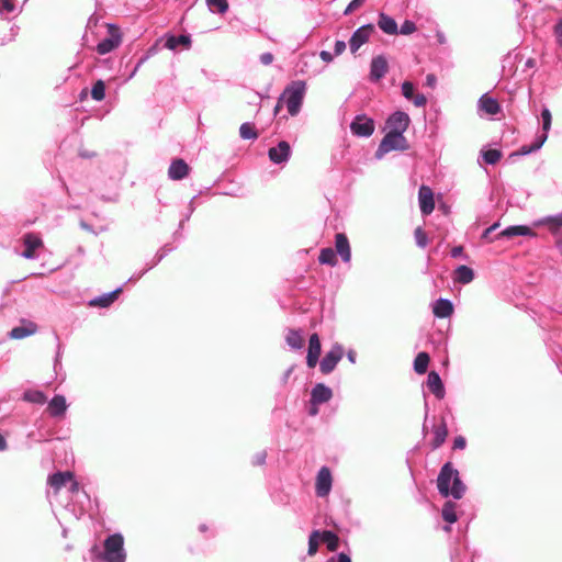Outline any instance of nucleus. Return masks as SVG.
I'll return each mask as SVG.
<instances>
[{
  "label": "nucleus",
  "instance_id": "obj_38",
  "mask_svg": "<svg viewBox=\"0 0 562 562\" xmlns=\"http://www.w3.org/2000/svg\"><path fill=\"white\" fill-rule=\"evenodd\" d=\"M205 2L211 13L225 14L229 9L227 0H206Z\"/></svg>",
  "mask_w": 562,
  "mask_h": 562
},
{
  "label": "nucleus",
  "instance_id": "obj_16",
  "mask_svg": "<svg viewBox=\"0 0 562 562\" xmlns=\"http://www.w3.org/2000/svg\"><path fill=\"white\" fill-rule=\"evenodd\" d=\"M175 250V247L171 244H165L155 255L154 259L150 263H147V267L138 272L137 274L132 276L128 279L131 281L139 280L147 271L151 270L155 266H157L168 254Z\"/></svg>",
  "mask_w": 562,
  "mask_h": 562
},
{
  "label": "nucleus",
  "instance_id": "obj_15",
  "mask_svg": "<svg viewBox=\"0 0 562 562\" xmlns=\"http://www.w3.org/2000/svg\"><path fill=\"white\" fill-rule=\"evenodd\" d=\"M419 209L422 214L429 215L435 209L434 193L427 186H422L418 191Z\"/></svg>",
  "mask_w": 562,
  "mask_h": 562
},
{
  "label": "nucleus",
  "instance_id": "obj_21",
  "mask_svg": "<svg viewBox=\"0 0 562 562\" xmlns=\"http://www.w3.org/2000/svg\"><path fill=\"white\" fill-rule=\"evenodd\" d=\"M189 165L181 158H176L171 161L168 169V176L171 180H182L189 173Z\"/></svg>",
  "mask_w": 562,
  "mask_h": 562
},
{
  "label": "nucleus",
  "instance_id": "obj_10",
  "mask_svg": "<svg viewBox=\"0 0 562 562\" xmlns=\"http://www.w3.org/2000/svg\"><path fill=\"white\" fill-rule=\"evenodd\" d=\"M292 155V149L286 140H280L276 146L268 149V157L274 165L282 166L286 164Z\"/></svg>",
  "mask_w": 562,
  "mask_h": 562
},
{
  "label": "nucleus",
  "instance_id": "obj_28",
  "mask_svg": "<svg viewBox=\"0 0 562 562\" xmlns=\"http://www.w3.org/2000/svg\"><path fill=\"white\" fill-rule=\"evenodd\" d=\"M71 474L70 471L65 472H56L48 477L49 485L56 491H60L63 487H66L68 485V482L71 481Z\"/></svg>",
  "mask_w": 562,
  "mask_h": 562
},
{
  "label": "nucleus",
  "instance_id": "obj_13",
  "mask_svg": "<svg viewBox=\"0 0 562 562\" xmlns=\"http://www.w3.org/2000/svg\"><path fill=\"white\" fill-rule=\"evenodd\" d=\"M389 70V63L385 56L378 55L371 59L369 79L371 82L380 81Z\"/></svg>",
  "mask_w": 562,
  "mask_h": 562
},
{
  "label": "nucleus",
  "instance_id": "obj_55",
  "mask_svg": "<svg viewBox=\"0 0 562 562\" xmlns=\"http://www.w3.org/2000/svg\"><path fill=\"white\" fill-rule=\"evenodd\" d=\"M266 459H267L266 451L257 452L252 458V464L254 465H262L266 463Z\"/></svg>",
  "mask_w": 562,
  "mask_h": 562
},
{
  "label": "nucleus",
  "instance_id": "obj_4",
  "mask_svg": "<svg viewBox=\"0 0 562 562\" xmlns=\"http://www.w3.org/2000/svg\"><path fill=\"white\" fill-rule=\"evenodd\" d=\"M306 91V83L303 80L291 81L279 97V103L286 105L291 116L299 114Z\"/></svg>",
  "mask_w": 562,
  "mask_h": 562
},
{
  "label": "nucleus",
  "instance_id": "obj_61",
  "mask_svg": "<svg viewBox=\"0 0 562 562\" xmlns=\"http://www.w3.org/2000/svg\"><path fill=\"white\" fill-rule=\"evenodd\" d=\"M68 491L75 494L79 491V483L75 480L74 473L71 474V481L68 482Z\"/></svg>",
  "mask_w": 562,
  "mask_h": 562
},
{
  "label": "nucleus",
  "instance_id": "obj_32",
  "mask_svg": "<svg viewBox=\"0 0 562 562\" xmlns=\"http://www.w3.org/2000/svg\"><path fill=\"white\" fill-rule=\"evenodd\" d=\"M546 143L544 135H537L531 145H522L514 155L526 156L539 150Z\"/></svg>",
  "mask_w": 562,
  "mask_h": 562
},
{
  "label": "nucleus",
  "instance_id": "obj_39",
  "mask_svg": "<svg viewBox=\"0 0 562 562\" xmlns=\"http://www.w3.org/2000/svg\"><path fill=\"white\" fill-rule=\"evenodd\" d=\"M540 117L542 121V132L539 135H544L547 140L552 124L551 111L547 106H543L540 113Z\"/></svg>",
  "mask_w": 562,
  "mask_h": 562
},
{
  "label": "nucleus",
  "instance_id": "obj_43",
  "mask_svg": "<svg viewBox=\"0 0 562 562\" xmlns=\"http://www.w3.org/2000/svg\"><path fill=\"white\" fill-rule=\"evenodd\" d=\"M331 396V389L324 383H318V405L328 402Z\"/></svg>",
  "mask_w": 562,
  "mask_h": 562
},
{
  "label": "nucleus",
  "instance_id": "obj_3",
  "mask_svg": "<svg viewBox=\"0 0 562 562\" xmlns=\"http://www.w3.org/2000/svg\"><path fill=\"white\" fill-rule=\"evenodd\" d=\"M97 559L103 562H126L127 553L123 535L114 532L106 536L103 540V550L97 554Z\"/></svg>",
  "mask_w": 562,
  "mask_h": 562
},
{
  "label": "nucleus",
  "instance_id": "obj_30",
  "mask_svg": "<svg viewBox=\"0 0 562 562\" xmlns=\"http://www.w3.org/2000/svg\"><path fill=\"white\" fill-rule=\"evenodd\" d=\"M454 282L469 284L474 279V271L468 266H459L454 271Z\"/></svg>",
  "mask_w": 562,
  "mask_h": 562
},
{
  "label": "nucleus",
  "instance_id": "obj_63",
  "mask_svg": "<svg viewBox=\"0 0 562 562\" xmlns=\"http://www.w3.org/2000/svg\"><path fill=\"white\" fill-rule=\"evenodd\" d=\"M437 83V77L434 74H428L426 76L425 85L429 88H435Z\"/></svg>",
  "mask_w": 562,
  "mask_h": 562
},
{
  "label": "nucleus",
  "instance_id": "obj_36",
  "mask_svg": "<svg viewBox=\"0 0 562 562\" xmlns=\"http://www.w3.org/2000/svg\"><path fill=\"white\" fill-rule=\"evenodd\" d=\"M430 361V357L427 352H419L414 360V370L417 374L426 373L428 369V364Z\"/></svg>",
  "mask_w": 562,
  "mask_h": 562
},
{
  "label": "nucleus",
  "instance_id": "obj_22",
  "mask_svg": "<svg viewBox=\"0 0 562 562\" xmlns=\"http://www.w3.org/2000/svg\"><path fill=\"white\" fill-rule=\"evenodd\" d=\"M432 313L438 318L450 317L453 313V303L449 299L440 297L432 303Z\"/></svg>",
  "mask_w": 562,
  "mask_h": 562
},
{
  "label": "nucleus",
  "instance_id": "obj_24",
  "mask_svg": "<svg viewBox=\"0 0 562 562\" xmlns=\"http://www.w3.org/2000/svg\"><path fill=\"white\" fill-rule=\"evenodd\" d=\"M319 543L325 544L329 551L335 552L339 548L340 539L337 533L331 530H318V544Z\"/></svg>",
  "mask_w": 562,
  "mask_h": 562
},
{
  "label": "nucleus",
  "instance_id": "obj_44",
  "mask_svg": "<svg viewBox=\"0 0 562 562\" xmlns=\"http://www.w3.org/2000/svg\"><path fill=\"white\" fill-rule=\"evenodd\" d=\"M308 415H316V384L313 385L310 390V401L307 405Z\"/></svg>",
  "mask_w": 562,
  "mask_h": 562
},
{
  "label": "nucleus",
  "instance_id": "obj_6",
  "mask_svg": "<svg viewBox=\"0 0 562 562\" xmlns=\"http://www.w3.org/2000/svg\"><path fill=\"white\" fill-rule=\"evenodd\" d=\"M108 36L101 40L97 45V52L105 55L116 49L122 43V33L120 27L114 23L106 24Z\"/></svg>",
  "mask_w": 562,
  "mask_h": 562
},
{
  "label": "nucleus",
  "instance_id": "obj_62",
  "mask_svg": "<svg viewBox=\"0 0 562 562\" xmlns=\"http://www.w3.org/2000/svg\"><path fill=\"white\" fill-rule=\"evenodd\" d=\"M346 49V43L344 41H336L335 43V46H334V50H335V55H340L345 52Z\"/></svg>",
  "mask_w": 562,
  "mask_h": 562
},
{
  "label": "nucleus",
  "instance_id": "obj_40",
  "mask_svg": "<svg viewBox=\"0 0 562 562\" xmlns=\"http://www.w3.org/2000/svg\"><path fill=\"white\" fill-rule=\"evenodd\" d=\"M239 136L243 139H251L255 140L258 138V133L255 128V125L249 122H245L239 127Z\"/></svg>",
  "mask_w": 562,
  "mask_h": 562
},
{
  "label": "nucleus",
  "instance_id": "obj_64",
  "mask_svg": "<svg viewBox=\"0 0 562 562\" xmlns=\"http://www.w3.org/2000/svg\"><path fill=\"white\" fill-rule=\"evenodd\" d=\"M463 254V247L462 246H454L451 251H450V255L452 258H458L460 257L461 255Z\"/></svg>",
  "mask_w": 562,
  "mask_h": 562
},
{
  "label": "nucleus",
  "instance_id": "obj_5",
  "mask_svg": "<svg viewBox=\"0 0 562 562\" xmlns=\"http://www.w3.org/2000/svg\"><path fill=\"white\" fill-rule=\"evenodd\" d=\"M409 148V144L404 134L386 132L375 151V158L382 159L387 153L405 151Z\"/></svg>",
  "mask_w": 562,
  "mask_h": 562
},
{
  "label": "nucleus",
  "instance_id": "obj_1",
  "mask_svg": "<svg viewBox=\"0 0 562 562\" xmlns=\"http://www.w3.org/2000/svg\"><path fill=\"white\" fill-rule=\"evenodd\" d=\"M437 488L441 496L453 499H461L467 491L465 484L462 482L459 471L451 462H446L437 477Z\"/></svg>",
  "mask_w": 562,
  "mask_h": 562
},
{
  "label": "nucleus",
  "instance_id": "obj_53",
  "mask_svg": "<svg viewBox=\"0 0 562 562\" xmlns=\"http://www.w3.org/2000/svg\"><path fill=\"white\" fill-rule=\"evenodd\" d=\"M498 226H499V223H498V222H496V223H494L493 225H491L490 227H487V228L483 232V234H482V238H483V239H488L490 241H494V240H496V239H495V237H494V238H492V237H491V234H492L494 231H496Z\"/></svg>",
  "mask_w": 562,
  "mask_h": 562
},
{
  "label": "nucleus",
  "instance_id": "obj_14",
  "mask_svg": "<svg viewBox=\"0 0 562 562\" xmlns=\"http://www.w3.org/2000/svg\"><path fill=\"white\" fill-rule=\"evenodd\" d=\"M517 236L536 237L537 234L527 225H510L499 232L495 239H512Z\"/></svg>",
  "mask_w": 562,
  "mask_h": 562
},
{
  "label": "nucleus",
  "instance_id": "obj_50",
  "mask_svg": "<svg viewBox=\"0 0 562 562\" xmlns=\"http://www.w3.org/2000/svg\"><path fill=\"white\" fill-rule=\"evenodd\" d=\"M15 10L14 0H0V14L3 12H13Z\"/></svg>",
  "mask_w": 562,
  "mask_h": 562
},
{
  "label": "nucleus",
  "instance_id": "obj_17",
  "mask_svg": "<svg viewBox=\"0 0 562 562\" xmlns=\"http://www.w3.org/2000/svg\"><path fill=\"white\" fill-rule=\"evenodd\" d=\"M333 487L331 471L328 467L324 465L318 469V497L327 496Z\"/></svg>",
  "mask_w": 562,
  "mask_h": 562
},
{
  "label": "nucleus",
  "instance_id": "obj_51",
  "mask_svg": "<svg viewBox=\"0 0 562 562\" xmlns=\"http://www.w3.org/2000/svg\"><path fill=\"white\" fill-rule=\"evenodd\" d=\"M366 0H352L348 5L347 8L345 9L344 11V14L345 15H348L350 13H352L355 10H357L358 8H360L363 3H364Z\"/></svg>",
  "mask_w": 562,
  "mask_h": 562
},
{
  "label": "nucleus",
  "instance_id": "obj_33",
  "mask_svg": "<svg viewBox=\"0 0 562 562\" xmlns=\"http://www.w3.org/2000/svg\"><path fill=\"white\" fill-rule=\"evenodd\" d=\"M441 517L448 524H454L458 520L457 504L452 501H447L441 509Z\"/></svg>",
  "mask_w": 562,
  "mask_h": 562
},
{
  "label": "nucleus",
  "instance_id": "obj_34",
  "mask_svg": "<svg viewBox=\"0 0 562 562\" xmlns=\"http://www.w3.org/2000/svg\"><path fill=\"white\" fill-rule=\"evenodd\" d=\"M286 344L292 349H301L304 346L303 335L301 329H289L285 336Z\"/></svg>",
  "mask_w": 562,
  "mask_h": 562
},
{
  "label": "nucleus",
  "instance_id": "obj_19",
  "mask_svg": "<svg viewBox=\"0 0 562 562\" xmlns=\"http://www.w3.org/2000/svg\"><path fill=\"white\" fill-rule=\"evenodd\" d=\"M427 387L438 400H442L446 395L443 382L437 371H430L427 376Z\"/></svg>",
  "mask_w": 562,
  "mask_h": 562
},
{
  "label": "nucleus",
  "instance_id": "obj_35",
  "mask_svg": "<svg viewBox=\"0 0 562 562\" xmlns=\"http://www.w3.org/2000/svg\"><path fill=\"white\" fill-rule=\"evenodd\" d=\"M23 401L42 405L46 403L47 396L40 390H26L22 395Z\"/></svg>",
  "mask_w": 562,
  "mask_h": 562
},
{
  "label": "nucleus",
  "instance_id": "obj_8",
  "mask_svg": "<svg viewBox=\"0 0 562 562\" xmlns=\"http://www.w3.org/2000/svg\"><path fill=\"white\" fill-rule=\"evenodd\" d=\"M411 124L409 115L404 111H395L385 122L387 132L404 134Z\"/></svg>",
  "mask_w": 562,
  "mask_h": 562
},
{
  "label": "nucleus",
  "instance_id": "obj_58",
  "mask_svg": "<svg viewBox=\"0 0 562 562\" xmlns=\"http://www.w3.org/2000/svg\"><path fill=\"white\" fill-rule=\"evenodd\" d=\"M154 54V48H149L146 54H144L138 61L136 63L135 67L136 70H139V68L149 59V57Z\"/></svg>",
  "mask_w": 562,
  "mask_h": 562
},
{
  "label": "nucleus",
  "instance_id": "obj_25",
  "mask_svg": "<svg viewBox=\"0 0 562 562\" xmlns=\"http://www.w3.org/2000/svg\"><path fill=\"white\" fill-rule=\"evenodd\" d=\"M378 26L385 34H389V35L398 34V26H397L396 21L392 16L387 15L384 12L379 13Z\"/></svg>",
  "mask_w": 562,
  "mask_h": 562
},
{
  "label": "nucleus",
  "instance_id": "obj_11",
  "mask_svg": "<svg viewBox=\"0 0 562 562\" xmlns=\"http://www.w3.org/2000/svg\"><path fill=\"white\" fill-rule=\"evenodd\" d=\"M342 356V346L338 344L334 345L333 348L319 361V370L325 374L330 373L336 368L337 363L341 360Z\"/></svg>",
  "mask_w": 562,
  "mask_h": 562
},
{
  "label": "nucleus",
  "instance_id": "obj_42",
  "mask_svg": "<svg viewBox=\"0 0 562 562\" xmlns=\"http://www.w3.org/2000/svg\"><path fill=\"white\" fill-rule=\"evenodd\" d=\"M482 158L487 165H495L502 157V153L498 149L483 150Z\"/></svg>",
  "mask_w": 562,
  "mask_h": 562
},
{
  "label": "nucleus",
  "instance_id": "obj_54",
  "mask_svg": "<svg viewBox=\"0 0 562 562\" xmlns=\"http://www.w3.org/2000/svg\"><path fill=\"white\" fill-rule=\"evenodd\" d=\"M411 101H413L415 106L422 108V106L426 105L427 98L423 93H417V94H414V97Z\"/></svg>",
  "mask_w": 562,
  "mask_h": 562
},
{
  "label": "nucleus",
  "instance_id": "obj_52",
  "mask_svg": "<svg viewBox=\"0 0 562 562\" xmlns=\"http://www.w3.org/2000/svg\"><path fill=\"white\" fill-rule=\"evenodd\" d=\"M327 562H351V558L344 552L330 557Z\"/></svg>",
  "mask_w": 562,
  "mask_h": 562
},
{
  "label": "nucleus",
  "instance_id": "obj_20",
  "mask_svg": "<svg viewBox=\"0 0 562 562\" xmlns=\"http://www.w3.org/2000/svg\"><path fill=\"white\" fill-rule=\"evenodd\" d=\"M123 286H119L111 292L104 293L89 301V306L105 308L117 300L122 293Z\"/></svg>",
  "mask_w": 562,
  "mask_h": 562
},
{
  "label": "nucleus",
  "instance_id": "obj_9",
  "mask_svg": "<svg viewBox=\"0 0 562 562\" xmlns=\"http://www.w3.org/2000/svg\"><path fill=\"white\" fill-rule=\"evenodd\" d=\"M375 27L373 24L368 23L358 27L349 40V48L352 54L357 53L358 49L366 44L370 36L374 33Z\"/></svg>",
  "mask_w": 562,
  "mask_h": 562
},
{
  "label": "nucleus",
  "instance_id": "obj_59",
  "mask_svg": "<svg viewBox=\"0 0 562 562\" xmlns=\"http://www.w3.org/2000/svg\"><path fill=\"white\" fill-rule=\"evenodd\" d=\"M274 57L271 53L267 52V53H262L260 56H259V60L262 65L265 66H268L270 64H272Z\"/></svg>",
  "mask_w": 562,
  "mask_h": 562
},
{
  "label": "nucleus",
  "instance_id": "obj_49",
  "mask_svg": "<svg viewBox=\"0 0 562 562\" xmlns=\"http://www.w3.org/2000/svg\"><path fill=\"white\" fill-rule=\"evenodd\" d=\"M308 555L316 554V527L312 528L308 535Z\"/></svg>",
  "mask_w": 562,
  "mask_h": 562
},
{
  "label": "nucleus",
  "instance_id": "obj_26",
  "mask_svg": "<svg viewBox=\"0 0 562 562\" xmlns=\"http://www.w3.org/2000/svg\"><path fill=\"white\" fill-rule=\"evenodd\" d=\"M192 40L190 34H180V35H168L165 41V47L171 50H175L179 46H183L189 48L191 46Z\"/></svg>",
  "mask_w": 562,
  "mask_h": 562
},
{
  "label": "nucleus",
  "instance_id": "obj_2",
  "mask_svg": "<svg viewBox=\"0 0 562 562\" xmlns=\"http://www.w3.org/2000/svg\"><path fill=\"white\" fill-rule=\"evenodd\" d=\"M337 255L341 258L342 262L349 263L351 260V248L347 236L344 233H338L335 236V249L330 247L323 248L318 255V263L329 265L331 267L337 265Z\"/></svg>",
  "mask_w": 562,
  "mask_h": 562
},
{
  "label": "nucleus",
  "instance_id": "obj_27",
  "mask_svg": "<svg viewBox=\"0 0 562 562\" xmlns=\"http://www.w3.org/2000/svg\"><path fill=\"white\" fill-rule=\"evenodd\" d=\"M48 411L53 417L63 416L67 411V403L64 395L56 394L48 402Z\"/></svg>",
  "mask_w": 562,
  "mask_h": 562
},
{
  "label": "nucleus",
  "instance_id": "obj_31",
  "mask_svg": "<svg viewBox=\"0 0 562 562\" xmlns=\"http://www.w3.org/2000/svg\"><path fill=\"white\" fill-rule=\"evenodd\" d=\"M36 331V326L33 323H29L27 326H15L9 333V337L12 339H23L33 335Z\"/></svg>",
  "mask_w": 562,
  "mask_h": 562
},
{
  "label": "nucleus",
  "instance_id": "obj_37",
  "mask_svg": "<svg viewBox=\"0 0 562 562\" xmlns=\"http://www.w3.org/2000/svg\"><path fill=\"white\" fill-rule=\"evenodd\" d=\"M306 363L310 368L316 367V331L308 337Z\"/></svg>",
  "mask_w": 562,
  "mask_h": 562
},
{
  "label": "nucleus",
  "instance_id": "obj_12",
  "mask_svg": "<svg viewBox=\"0 0 562 562\" xmlns=\"http://www.w3.org/2000/svg\"><path fill=\"white\" fill-rule=\"evenodd\" d=\"M533 225L537 227L546 226L551 235L555 237V240L562 238V211L554 215L538 218L533 222Z\"/></svg>",
  "mask_w": 562,
  "mask_h": 562
},
{
  "label": "nucleus",
  "instance_id": "obj_57",
  "mask_svg": "<svg viewBox=\"0 0 562 562\" xmlns=\"http://www.w3.org/2000/svg\"><path fill=\"white\" fill-rule=\"evenodd\" d=\"M195 199H196V195H194V196L190 200V202H189V204H188V212L183 215L182 221L187 222V221H189V220H190V217H191L192 213H193V212H194V210H195V204H194Z\"/></svg>",
  "mask_w": 562,
  "mask_h": 562
},
{
  "label": "nucleus",
  "instance_id": "obj_41",
  "mask_svg": "<svg viewBox=\"0 0 562 562\" xmlns=\"http://www.w3.org/2000/svg\"><path fill=\"white\" fill-rule=\"evenodd\" d=\"M91 98L95 101H102L105 98V83L102 79L97 80L91 88Z\"/></svg>",
  "mask_w": 562,
  "mask_h": 562
},
{
  "label": "nucleus",
  "instance_id": "obj_7",
  "mask_svg": "<svg viewBox=\"0 0 562 562\" xmlns=\"http://www.w3.org/2000/svg\"><path fill=\"white\" fill-rule=\"evenodd\" d=\"M350 131L358 137H370L374 132V121L366 114H358L350 123Z\"/></svg>",
  "mask_w": 562,
  "mask_h": 562
},
{
  "label": "nucleus",
  "instance_id": "obj_23",
  "mask_svg": "<svg viewBox=\"0 0 562 562\" xmlns=\"http://www.w3.org/2000/svg\"><path fill=\"white\" fill-rule=\"evenodd\" d=\"M477 106L481 111L490 115H496L501 112V105L498 101L486 93L481 95L477 102Z\"/></svg>",
  "mask_w": 562,
  "mask_h": 562
},
{
  "label": "nucleus",
  "instance_id": "obj_60",
  "mask_svg": "<svg viewBox=\"0 0 562 562\" xmlns=\"http://www.w3.org/2000/svg\"><path fill=\"white\" fill-rule=\"evenodd\" d=\"M467 446V440L463 436H457L453 440V449H464Z\"/></svg>",
  "mask_w": 562,
  "mask_h": 562
},
{
  "label": "nucleus",
  "instance_id": "obj_56",
  "mask_svg": "<svg viewBox=\"0 0 562 562\" xmlns=\"http://www.w3.org/2000/svg\"><path fill=\"white\" fill-rule=\"evenodd\" d=\"M554 35L557 43L562 48V20H559L554 25Z\"/></svg>",
  "mask_w": 562,
  "mask_h": 562
},
{
  "label": "nucleus",
  "instance_id": "obj_18",
  "mask_svg": "<svg viewBox=\"0 0 562 562\" xmlns=\"http://www.w3.org/2000/svg\"><path fill=\"white\" fill-rule=\"evenodd\" d=\"M23 243L25 248L22 252V257L26 259H34L35 250L43 245L42 238L34 233L25 234Z\"/></svg>",
  "mask_w": 562,
  "mask_h": 562
},
{
  "label": "nucleus",
  "instance_id": "obj_45",
  "mask_svg": "<svg viewBox=\"0 0 562 562\" xmlns=\"http://www.w3.org/2000/svg\"><path fill=\"white\" fill-rule=\"evenodd\" d=\"M416 245L419 248H425L428 244V238L426 233L422 229V227H417L414 232Z\"/></svg>",
  "mask_w": 562,
  "mask_h": 562
},
{
  "label": "nucleus",
  "instance_id": "obj_48",
  "mask_svg": "<svg viewBox=\"0 0 562 562\" xmlns=\"http://www.w3.org/2000/svg\"><path fill=\"white\" fill-rule=\"evenodd\" d=\"M19 32H20V26L16 25V24H13L11 27H10V35L7 37H2L0 40V45H5L10 42H13L15 41L16 36L19 35Z\"/></svg>",
  "mask_w": 562,
  "mask_h": 562
},
{
  "label": "nucleus",
  "instance_id": "obj_47",
  "mask_svg": "<svg viewBox=\"0 0 562 562\" xmlns=\"http://www.w3.org/2000/svg\"><path fill=\"white\" fill-rule=\"evenodd\" d=\"M414 91L415 87L413 82L406 80L402 83V94L405 99L411 101L414 97Z\"/></svg>",
  "mask_w": 562,
  "mask_h": 562
},
{
  "label": "nucleus",
  "instance_id": "obj_46",
  "mask_svg": "<svg viewBox=\"0 0 562 562\" xmlns=\"http://www.w3.org/2000/svg\"><path fill=\"white\" fill-rule=\"evenodd\" d=\"M417 30V26L415 22L411 20H405L401 27L398 29V33L403 35H409L413 34Z\"/></svg>",
  "mask_w": 562,
  "mask_h": 562
},
{
  "label": "nucleus",
  "instance_id": "obj_29",
  "mask_svg": "<svg viewBox=\"0 0 562 562\" xmlns=\"http://www.w3.org/2000/svg\"><path fill=\"white\" fill-rule=\"evenodd\" d=\"M434 438L430 442L432 449L440 448L448 436V427L446 420L442 418L441 423L432 429Z\"/></svg>",
  "mask_w": 562,
  "mask_h": 562
}]
</instances>
